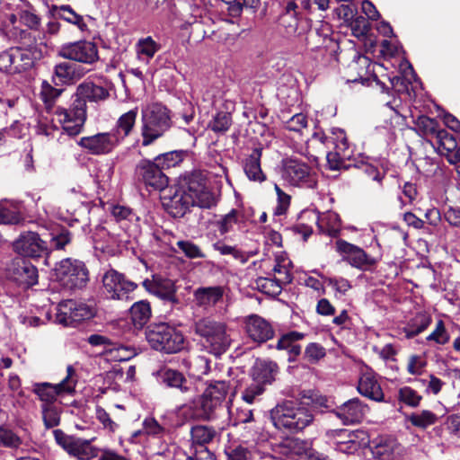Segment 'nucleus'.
Masks as SVG:
<instances>
[{"label": "nucleus", "instance_id": "nucleus-1", "mask_svg": "<svg viewBox=\"0 0 460 460\" xmlns=\"http://www.w3.org/2000/svg\"><path fill=\"white\" fill-rule=\"evenodd\" d=\"M163 199L164 205L173 217H183L193 206L210 208L216 205L215 197L206 187L205 179L200 173H192L185 184L171 188L169 194L164 195Z\"/></svg>", "mask_w": 460, "mask_h": 460}, {"label": "nucleus", "instance_id": "nucleus-33", "mask_svg": "<svg viewBox=\"0 0 460 460\" xmlns=\"http://www.w3.org/2000/svg\"><path fill=\"white\" fill-rule=\"evenodd\" d=\"M224 296L221 287H205L197 288L194 293V301L199 307L208 308L214 306Z\"/></svg>", "mask_w": 460, "mask_h": 460}, {"label": "nucleus", "instance_id": "nucleus-16", "mask_svg": "<svg viewBox=\"0 0 460 460\" xmlns=\"http://www.w3.org/2000/svg\"><path fill=\"white\" fill-rule=\"evenodd\" d=\"M59 55L66 59L92 65L99 59L98 49L95 43L88 40H79L61 47Z\"/></svg>", "mask_w": 460, "mask_h": 460}, {"label": "nucleus", "instance_id": "nucleus-18", "mask_svg": "<svg viewBox=\"0 0 460 460\" xmlns=\"http://www.w3.org/2000/svg\"><path fill=\"white\" fill-rule=\"evenodd\" d=\"M78 145L89 154L94 155H108L119 146L110 131L83 137L78 141Z\"/></svg>", "mask_w": 460, "mask_h": 460}, {"label": "nucleus", "instance_id": "nucleus-57", "mask_svg": "<svg viewBox=\"0 0 460 460\" xmlns=\"http://www.w3.org/2000/svg\"><path fill=\"white\" fill-rule=\"evenodd\" d=\"M72 235L71 233L66 229H62L58 234H53L50 239L51 250H63L68 243H71Z\"/></svg>", "mask_w": 460, "mask_h": 460}, {"label": "nucleus", "instance_id": "nucleus-59", "mask_svg": "<svg viewBox=\"0 0 460 460\" xmlns=\"http://www.w3.org/2000/svg\"><path fill=\"white\" fill-rule=\"evenodd\" d=\"M305 337V334L296 331H292L288 333L283 334L279 340L278 341L276 348L278 349H286L288 350L292 344L296 341L302 340Z\"/></svg>", "mask_w": 460, "mask_h": 460}, {"label": "nucleus", "instance_id": "nucleus-20", "mask_svg": "<svg viewBox=\"0 0 460 460\" xmlns=\"http://www.w3.org/2000/svg\"><path fill=\"white\" fill-rule=\"evenodd\" d=\"M219 403H215V400L207 395L204 392L202 396L192 405L183 408L186 417L196 420H209L213 418L214 411L220 406Z\"/></svg>", "mask_w": 460, "mask_h": 460}, {"label": "nucleus", "instance_id": "nucleus-32", "mask_svg": "<svg viewBox=\"0 0 460 460\" xmlns=\"http://www.w3.org/2000/svg\"><path fill=\"white\" fill-rule=\"evenodd\" d=\"M157 376L166 386L178 389L183 394L190 389V383L178 370L164 367L157 372Z\"/></svg>", "mask_w": 460, "mask_h": 460}, {"label": "nucleus", "instance_id": "nucleus-4", "mask_svg": "<svg viewBox=\"0 0 460 460\" xmlns=\"http://www.w3.org/2000/svg\"><path fill=\"white\" fill-rule=\"evenodd\" d=\"M172 124L171 112L162 103L148 104L141 110V140H137L135 146H149L157 139L164 137Z\"/></svg>", "mask_w": 460, "mask_h": 460}, {"label": "nucleus", "instance_id": "nucleus-63", "mask_svg": "<svg viewBox=\"0 0 460 460\" xmlns=\"http://www.w3.org/2000/svg\"><path fill=\"white\" fill-rule=\"evenodd\" d=\"M427 365L426 360L419 355H411L407 364V371L413 376L421 375Z\"/></svg>", "mask_w": 460, "mask_h": 460}, {"label": "nucleus", "instance_id": "nucleus-3", "mask_svg": "<svg viewBox=\"0 0 460 460\" xmlns=\"http://www.w3.org/2000/svg\"><path fill=\"white\" fill-rule=\"evenodd\" d=\"M193 330L203 349L216 357L224 354L232 344V330L223 321L203 317L194 323Z\"/></svg>", "mask_w": 460, "mask_h": 460}, {"label": "nucleus", "instance_id": "nucleus-60", "mask_svg": "<svg viewBox=\"0 0 460 460\" xmlns=\"http://www.w3.org/2000/svg\"><path fill=\"white\" fill-rule=\"evenodd\" d=\"M87 342L93 347H102L104 352H112L114 343L111 339L101 334H92L87 338Z\"/></svg>", "mask_w": 460, "mask_h": 460}, {"label": "nucleus", "instance_id": "nucleus-6", "mask_svg": "<svg viewBox=\"0 0 460 460\" xmlns=\"http://www.w3.org/2000/svg\"><path fill=\"white\" fill-rule=\"evenodd\" d=\"M56 275L61 285L68 289L82 288L89 280L84 262L72 258H66L57 265Z\"/></svg>", "mask_w": 460, "mask_h": 460}, {"label": "nucleus", "instance_id": "nucleus-15", "mask_svg": "<svg viewBox=\"0 0 460 460\" xmlns=\"http://www.w3.org/2000/svg\"><path fill=\"white\" fill-rule=\"evenodd\" d=\"M136 177L143 181L146 186L156 190H164L169 179L164 172L159 164L154 160H142L136 167Z\"/></svg>", "mask_w": 460, "mask_h": 460}, {"label": "nucleus", "instance_id": "nucleus-52", "mask_svg": "<svg viewBox=\"0 0 460 460\" xmlns=\"http://www.w3.org/2000/svg\"><path fill=\"white\" fill-rule=\"evenodd\" d=\"M426 340L428 341H434L438 345H445L448 343L450 340V335L445 327V323L442 320H438L436 323V327L434 331L427 336Z\"/></svg>", "mask_w": 460, "mask_h": 460}, {"label": "nucleus", "instance_id": "nucleus-61", "mask_svg": "<svg viewBox=\"0 0 460 460\" xmlns=\"http://www.w3.org/2000/svg\"><path fill=\"white\" fill-rule=\"evenodd\" d=\"M274 189L278 196V205L275 208L274 214L280 216L285 214L288 209L291 197L285 193L278 184H275Z\"/></svg>", "mask_w": 460, "mask_h": 460}, {"label": "nucleus", "instance_id": "nucleus-11", "mask_svg": "<svg viewBox=\"0 0 460 460\" xmlns=\"http://www.w3.org/2000/svg\"><path fill=\"white\" fill-rule=\"evenodd\" d=\"M13 251L23 256L31 259L48 257L51 252V248L48 242L33 231H25L21 233L19 237L13 243Z\"/></svg>", "mask_w": 460, "mask_h": 460}, {"label": "nucleus", "instance_id": "nucleus-8", "mask_svg": "<svg viewBox=\"0 0 460 460\" xmlns=\"http://www.w3.org/2000/svg\"><path fill=\"white\" fill-rule=\"evenodd\" d=\"M77 380L75 370L69 365L66 367V376L58 384L34 383L31 391L39 397L42 403L53 404L57 396L62 394H72L75 392Z\"/></svg>", "mask_w": 460, "mask_h": 460}, {"label": "nucleus", "instance_id": "nucleus-26", "mask_svg": "<svg viewBox=\"0 0 460 460\" xmlns=\"http://www.w3.org/2000/svg\"><path fill=\"white\" fill-rule=\"evenodd\" d=\"M38 269L28 261H18L12 271V279L19 286L28 288L38 283Z\"/></svg>", "mask_w": 460, "mask_h": 460}, {"label": "nucleus", "instance_id": "nucleus-36", "mask_svg": "<svg viewBox=\"0 0 460 460\" xmlns=\"http://www.w3.org/2000/svg\"><path fill=\"white\" fill-rule=\"evenodd\" d=\"M151 314V306L146 300L137 301L130 307L131 319L137 328H142L149 321Z\"/></svg>", "mask_w": 460, "mask_h": 460}, {"label": "nucleus", "instance_id": "nucleus-48", "mask_svg": "<svg viewBox=\"0 0 460 460\" xmlns=\"http://www.w3.org/2000/svg\"><path fill=\"white\" fill-rule=\"evenodd\" d=\"M291 261L286 259L276 260V264L273 267V271L278 275L276 277L279 282L288 285L292 282L293 277L291 273Z\"/></svg>", "mask_w": 460, "mask_h": 460}, {"label": "nucleus", "instance_id": "nucleus-22", "mask_svg": "<svg viewBox=\"0 0 460 460\" xmlns=\"http://www.w3.org/2000/svg\"><path fill=\"white\" fill-rule=\"evenodd\" d=\"M145 289L150 294L169 302H175V287L171 279L154 275L151 279H146L142 282Z\"/></svg>", "mask_w": 460, "mask_h": 460}, {"label": "nucleus", "instance_id": "nucleus-27", "mask_svg": "<svg viewBox=\"0 0 460 460\" xmlns=\"http://www.w3.org/2000/svg\"><path fill=\"white\" fill-rule=\"evenodd\" d=\"M427 122L426 127H429V130L434 137L439 152L447 157V154H451L457 147L458 142L446 129L436 128L437 122L434 119H427Z\"/></svg>", "mask_w": 460, "mask_h": 460}, {"label": "nucleus", "instance_id": "nucleus-19", "mask_svg": "<svg viewBox=\"0 0 460 460\" xmlns=\"http://www.w3.org/2000/svg\"><path fill=\"white\" fill-rule=\"evenodd\" d=\"M190 435V447L194 452L209 454L208 445L219 437L220 432L212 426L198 424L191 427Z\"/></svg>", "mask_w": 460, "mask_h": 460}, {"label": "nucleus", "instance_id": "nucleus-64", "mask_svg": "<svg viewBox=\"0 0 460 460\" xmlns=\"http://www.w3.org/2000/svg\"><path fill=\"white\" fill-rule=\"evenodd\" d=\"M226 455L228 460H251L252 456V452L242 445L229 448Z\"/></svg>", "mask_w": 460, "mask_h": 460}, {"label": "nucleus", "instance_id": "nucleus-35", "mask_svg": "<svg viewBox=\"0 0 460 460\" xmlns=\"http://www.w3.org/2000/svg\"><path fill=\"white\" fill-rule=\"evenodd\" d=\"M317 227L322 234L331 237H337L341 230L340 216L333 211H327L318 216Z\"/></svg>", "mask_w": 460, "mask_h": 460}, {"label": "nucleus", "instance_id": "nucleus-17", "mask_svg": "<svg viewBox=\"0 0 460 460\" xmlns=\"http://www.w3.org/2000/svg\"><path fill=\"white\" fill-rule=\"evenodd\" d=\"M335 247L336 251L342 256L343 261L358 270H367L376 263V261L362 248L343 239L337 240Z\"/></svg>", "mask_w": 460, "mask_h": 460}, {"label": "nucleus", "instance_id": "nucleus-13", "mask_svg": "<svg viewBox=\"0 0 460 460\" xmlns=\"http://www.w3.org/2000/svg\"><path fill=\"white\" fill-rule=\"evenodd\" d=\"M56 442L70 456L78 460H90L97 456V449L86 439L68 436L61 429L53 431Z\"/></svg>", "mask_w": 460, "mask_h": 460}, {"label": "nucleus", "instance_id": "nucleus-28", "mask_svg": "<svg viewBox=\"0 0 460 460\" xmlns=\"http://www.w3.org/2000/svg\"><path fill=\"white\" fill-rule=\"evenodd\" d=\"M137 117V108L132 109L119 117L111 134L119 145L133 132Z\"/></svg>", "mask_w": 460, "mask_h": 460}, {"label": "nucleus", "instance_id": "nucleus-46", "mask_svg": "<svg viewBox=\"0 0 460 460\" xmlns=\"http://www.w3.org/2000/svg\"><path fill=\"white\" fill-rule=\"evenodd\" d=\"M256 283L261 292L272 296H279L285 286L277 278H259Z\"/></svg>", "mask_w": 460, "mask_h": 460}, {"label": "nucleus", "instance_id": "nucleus-2", "mask_svg": "<svg viewBox=\"0 0 460 460\" xmlns=\"http://www.w3.org/2000/svg\"><path fill=\"white\" fill-rule=\"evenodd\" d=\"M270 417L278 429H284L290 433L304 430L314 420L312 409L298 400H284L278 403L270 411Z\"/></svg>", "mask_w": 460, "mask_h": 460}, {"label": "nucleus", "instance_id": "nucleus-50", "mask_svg": "<svg viewBox=\"0 0 460 460\" xmlns=\"http://www.w3.org/2000/svg\"><path fill=\"white\" fill-rule=\"evenodd\" d=\"M159 164L161 168L164 171L178 165L183 160L182 151H172L165 154H162L155 158Z\"/></svg>", "mask_w": 460, "mask_h": 460}, {"label": "nucleus", "instance_id": "nucleus-24", "mask_svg": "<svg viewBox=\"0 0 460 460\" xmlns=\"http://www.w3.org/2000/svg\"><path fill=\"white\" fill-rule=\"evenodd\" d=\"M371 452L378 460H394L400 452V445L393 437L381 436L372 440Z\"/></svg>", "mask_w": 460, "mask_h": 460}, {"label": "nucleus", "instance_id": "nucleus-14", "mask_svg": "<svg viewBox=\"0 0 460 460\" xmlns=\"http://www.w3.org/2000/svg\"><path fill=\"white\" fill-rule=\"evenodd\" d=\"M95 313V308L92 305L74 300H66L58 305L57 319L64 325H72L93 318Z\"/></svg>", "mask_w": 460, "mask_h": 460}, {"label": "nucleus", "instance_id": "nucleus-62", "mask_svg": "<svg viewBox=\"0 0 460 460\" xmlns=\"http://www.w3.org/2000/svg\"><path fill=\"white\" fill-rule=\"evenodd\" d=\"M327 284L335 290V296L337 297L345 296L351 288L350 282L344 278H329L327 279Z\"/></svg>", "mask_w": 460, "mask_h": 460}, {"label": "nucleus", "instance_id": "nucleus-37", "mask_svg": "<svg viewBox=\"0 0 460 460\" xmlns=\"http://www.w3.org/2000/svg\"><path fill=\"white\" fill-rule=\"evenodd\" d=\"M22 220L17 204L8 201H0V225H17Z\"/></svg>", "mask_w": 460, "mask_h": 460}, {"label": "nucleus", "instance_id": "nucleus-54", "mask_svg": "<svg viewBox=\"0 0 460 460\" xmlns=\"http://www.w3.org/2000/svg\"><path fill=\"white\" fill-rule=\"evenodd\" d=\"M265 386L261 383L252 381L243 392L242 399L248 404L254 403L258 398L264 393Z\"/></svg>", "mask_w": 460, "mask_h": 460}, {"label": "nucleus", "instance_id": "nucleus-38", "mask_svg": "<svg viewBox=\"0 0 460 460\" xmlns=\"http://www.w3.org/2000/svg\"><path fill=\"white\" fill-rule=\"evenodd\" d=\"M12 73H21L32 66L33 57L29 49L12 48Z\"/></svg>", "mask_w": 460, "mask_h": 460}, {"label": "nucleus", "instance_id": "nucleus-42", "mask_svg": "<svg viewBox=\"0 0 460 460\" xmlns=\"http://www.w3.org/2000/svg\"><path fill=\"white\" fill-rule=\"evenodd\" d=\"M438 420L437 414L429 410L413 412L408 417V420L412 426L423 429L437 423Z\"/></svg>", "mask_w": 460, "mask_h": 460}, {"label": "nucleus", "instance_id": "nucleus-55", "mask_svg": "<svg viewBox=\"0 0 460 460\" xmlns=\"http://www.w3.org/2000/svg\"><path fill=\"white\" fill-rule=\"evenodd\" d=\"M177 247L181 250L184 255L190 259H202L205 258V254L201 249L190 241H178Z\"/></svg>", "mask_w": 460, "mask_h": 460}, {"label": "nucleus", "instance_id": "nucleus-41", "mask_svg": "<svg viewBox=\"0 0 460 460\" xmlns=\"http://www.w3.org/2000/svg\"><path fill=\"white\" fill-rule=\"evenodd\" d=\"M431 321L430 315L425 313L417 314L405 327L406 338L411 339L424 332L429 326Z\"/></svg>", "mask_w": 460, "mask_h": 460}, {"label": "nucleus", "instance_id": "nucleus-49", "mask_svg": "<svg viewBox=\"0 0 460 460\" xmlns=\"http://www.w3.org/2000/svg\"><path fill=\"white\" fill-rule=\"evenodd\" d=\"M279 26L287 36H293L296 33L298 28V19L296 13L287 10L279 17Z\"/></svg>", "mask_w": 460, "mask_h": 460}, {"label": "nucleus", "instance_id": "nucleus-58", "mask_svg": "<svg viewBox=\"0 0 460 460\" xmlns=\"http://www.w3.org/2000/svg\"><path fill=\"white\" fill-rule=\"evenodd\" d=\"M325 349L319 343L312 342L305 350V358L310 363H315L325 356Z\"/></svg>", "mask_w": 460, "mask_h": 460}, {"label": "nucleus", "instance_id": "nucleus-31", "mask_svg": "<svg viewBox=\"0 0 460 460\" xmlns=\"http://www.w3.org/2000/svg\"><path fill=\"white\" fill-rule=\"evenodd\" d=\"M84 68L72 62H61L55 66V79L58 84H70L79 80L84 75Z\"/></svg>", "mask_w": 460, "mask_h": 460}, {"label": "nucleus", "instance_id": "nucleus-34", "mask_svg": "<svg viewBox=\"0 0 460 460\" xmlns=\"http://www.w3.org/2000/svg\"><path fill=\"white\" fill-rule=\"evenodd\" d=\"M311 447L312 443L309 440L288 438L277 446L276 452L287 457H293L295 456L305 455Z\"/></svg>", "mask_w": 460, "mask_h": 460}, {"label": "nucleus", "instance_id": "nucleus-44", "mask_svg": "<svg viewBox=\"0 0 460 460\" xmlns=\"http://www.w3.org/2000/svg\"><path fill=\"white\" fill-rule=\"evenodd\" d=\"M232 125V116L228 112L219 111L208 123V128L217 134L226 133Z\"/></svg>", "mask_w": 460, "mask_h": 460}, {"label": "nucleus", "instance_id": "nucleus-7", "mask_svg": "<svg viewBox=\"0 0 460 460\" xmlns=\"http://www.w3.org/2000/svg\"><path fill=\"white\" fill-rule=\"evenodd\" d=\"M86 118L84 103L75 102L74 98L68 109L58 106L53 111V119L61 125L63 131L69 137H75L82 132Z\"/></svg>", "mask_w": 460, "mask_h": 460}, {"label": "nucleus", "instance_id": "nucleus-40", "mask_svg": "<svg viewBox=\"0 0 460 460\" xmlns=\"http://www.w3.org/2000/svg\"><path fill=\"white\" fill-rule=\"evenodd\" d=\"M327 434L334 439L336 449L343 453H350L357 447L356 442L350 438L351 435L347 429L330 430Z\"/></svg>", "mask_w": 460, "mask_h": 460}, {"label": "nucleus", "instance_id": "nucleus-21", "mask_svg": "<svg viewBox=\"0 0 460 460\" xmlns=\"http://www.w3.org/2000/svg\"><path fill=\"white\" fill-rule=\"evenodd\" d=\"M245 331L248 337L258 343L265 342L274 336L271 324L259 315H251L246 319Z\"/></svg>", "mask_w": 460, "mask_h": 460}, {"label": "nucleus", "instance_id": "nucleus-12", "mask_svg": "<svg viewBox=\"0 0 460 460\" xmlns=\"http://www.w3.org/2000/svg\"><path fill=\"white\" fill-rule=\"evenodd\" d=\"M111 84L106 79L85 80L77 85L72 98L75 102L84 103V110L87 112L86 102H99L110 97Z\"/></svg>", "mask_w": 460, "mask_h": 460}, {"label": "nucleus", "instance_id": "nucleus-10", "mask_svg": "<svg viewBox=\"0 0 460 460\" xmlns=\"http://www.w3.org/2000/svg\"><path fill=\"white\" fill-rule=\"evenodd\" d=\"M102 282L103 294L113 300L130 299V294L137 288L135 282L114 269H110L103 274Z\"/></svg>", "mask_w": 460, "mask_h": 460}, {"label": "nucleus", "instance_id": "nucleus-45", "mask_svg": "<svg viewBox=\"0 0 460 460\" xmlns=\"http://www.w3.org/2000/svg\"><path fill=\"white\" fill-rule=\"evenodd\" d=\"M160 48V44L155 41L150 36L140 39L137 43V54L145 57L146 61H149L151 58H153Z\"/></svg>", "mask_w": 460, "mask_h": 460}, {"label": "nucleus", "instance_id": "nucleus-9", "mask_svg": "<svg viewBox=\"0 0 460 460\" xmlns=\"http://www.w3.org/2000/svg\"><path fill=\"white\" fill-rule=\"evenodd\" d=\"M282 176L293 186L314 189L317 186V176L311 167L296 158L283 161Z\"/></svg>", "mask_w": 460, "mask_h": 460}, {"label": "nucleus", "instance_id": "nucleus-5", "mask_svg": "<svg viewBox=\"0 0 460 460\" xmlns=\"http://www.w3.org/2000/svg\"><path fill=\"white\" fill-rule=\"evenodd\" d=\"M146 339L152 349L168 354L177 353L184 348L181 332L165 323L148 326Z\"/></svg>", "mask_w": 460, "mask_h": 460}, {"label": "nucleus", "instance_id": "nucleus-29", "mask_svg": "<svg viewBox=\"0 0 460 460\" xmlns=\"http://www.w3.org/2000/svg\"><path fill=\"white\" fill-rule=\"evenodd\" d=\"M279 372L278 365L270 360L258 359L252 369V381L263 386L271 385Z\"/></svg>", "mask_w": 460, "mask_h": 460}, {"label": "nucleus", "instance_id": "nucleus-25", "mask_svg": "<svg viewBox=\"0 0 460 460\" xmlns=\"http://www.w3.org/2000/svg\"><path fill=\"white\" fill-rule=\"evenodd\" d=\"M358 391L363 396L375 402H383L385 400L381 385L375 373L371 370L361 374L358 384Z\"/></svg>", "mask_w": 460, "mask_h": 460}, {"label": "nucleus", "instance_id": "nucleus-23", "mask_svg": "<svg viewBox=\"0 0 460 460\" xmlns=\"http://www.w3.org/2000/svg\"><path fill=\"white\" fill-rule=\"evenodd\" d=\"M368 407L358 398H353L344 402L336 410V415L346 425L358 423L362 420Z\"/></svg>", "mask_w": 460, "mask_h": 460}, {"label": "nucleus", "instance_id": "nucleus-30", "mask_svg": "<svg viewBox=\"0 0 460 460\" xmlns=\"http://www.w3.org/2000/svg\"><path fill=\"white\" fill-rule=\"evenodd\" d=\"M261 148H254L243 160V171L247 178L254 182L261 183L266 180V174L261 167Z\"/></svg>", "mask_w": 460, "mask_h": 460}, {"label": "nucleus", "instance_id": "nucleus-43", "mask_svg": "<svg viewBox=\"0 0 460 460\" xmlns=\"http://www.w3.org/2000/svg\"><path fill=\"white\" fill-rule=\"evenodd\" d=\"M397 399L400 403L411 408H416L420 404L422 395L410 386H402L398 389Z\"/></svg>", "mask_w": 460, "mask_h": 460}, {"label": "nucleus", "instance_id": "nucleus-56", "mask_svg": "<svg viewBox=\"0 0 460 460\" xmlns=\"http://www.w3.org/2000/svg\"><path fill=\"white\" fill-rule=\"evenodd\" d=\"M213 247L222 255H230L234 259L238 260L242 262H245L247 260L244 254L235 246L227 245L223 242H217L213 244Z\"/></svg>", "mask_w": 460, "mask_h": 460}, {"label": "nucleus", "instance_id": "nucleus-39", "mask_svg": "<svg viewBox=\"0 0 460 460\" xmlns=\"http://www.w3.org/2000/svg\"><path fill=\"white\" fill-rule=\"evenodd\" d=\"M336 148L337 151L329 152L326 155L328 166L333 171L344 168L346 166L345 160L349 158V154L347 153L348 142L346 139L337 145Z\"/></svg>", "mask_w": 460, "mask_h": 460}, {"label": "nucleus", "instance_id": "nucleus-51", "mask_svg": "<svg viewBox=\"0 0 460 460\" xmlns=\"http://www.w3.org/2000/svg\"><path fill=\"white\" fill-rule=\"evenodd\" d=\"M42 419L47 429L54 428L59 425V411L53 404L42 403Z\"/></svg>", "mask_w": 460, "mask_h": 460}, {"label": "nucleus", "instance_id": "nucleus-47", "mask_svg": "<svg viewBox=\"0 0 460 460\" xmlns=\"http://www.w3.org/2000/svg\"><path fill=\"white\" fill-rule=\"evenodd\" d=\"M229 390V385L226 381H215L208 385L205 393L215 400V403L221 404Z\"/></svg>", "mask_w": 460, "mask_h": 460}, {"label": "nucleus", "instance_id": "nucleus-53", "mask_svg": "<svg viewBox=\"0 0 460 460\" xmlns=\"http://www.w3.org/2000/svg\"><path fill=\"white\" fill-rule=\"evenodd\" d=\"M22 444L21 438L12 429L0 427V447L18 448Z\"/></svg>", "mask_w": 460, "mask_h": 460}]
</instances>
